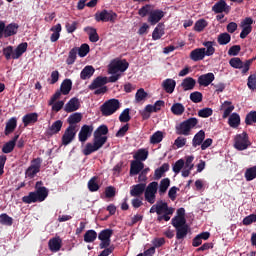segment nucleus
Instances as JSON below:
<instances>
[{
  "mask_svg": "<svg viewBox=\"0 0 256 256\" xmlns=\"http://www.w3.org/2000/svg\"><path fill=\"white\" fill-rule=\"evenodd\" d=\"M185 167V160L184 159H179L175 162L173 165V171L177 174L181 173V169Z\"/></svg>",
  "mask_w": 256,
  "mask_h": 256,
  "instance_id": "052dcab7",
  "label": "nucleus"
},
{
  "mask_svg": "<svg viewBox=\"0 0 256 256\" xmlns=\"http://www.w3.org/2000/svg\"><path fill=\"white\" fill-rule=\"evenodd\" d=\"M13 53H15L13 51V46H7L3 48V55L7 61L13 59Z\"/></svg>",
  "mask_w": 256,
  "mask_h": 256,
  "instance_id": "e2e57ef3",
  "label": "nucleus"
},
{
  "mask_svg": "<svg viewBox=\"0 0 256 256\" xmlns=\"http://www.w3.org/2000/svg\"><path fill=\"white\" fill-rule=\"evenodd\" d=\"M41 163H43L42 158L40 157L34 158L31 161V165L26 169V172H25L26 177H28L29 179H33V177H35V175H37V173L41 171Z\"/></svg>",
  "mask_w": 256,
  "mask_h": 256,
  "instance_id": "1a4fd4ad",
  "label": "nucleus"
},
{
  "mask_svg": "<svg viewBox=\"0 0 256 256\" xmlns=\"http://www.w3.org/2000/svg\"><path fill=\"white\" fill-rule=\"evenodd\" d=\"M169 185H171V180H169V178L162 179L160 181L159 195H165L169 189Z\"/></svg>",
  "mask_w": 256,
  "mask_h": 256,
  "instance_id": "c03bdc74",
  "label": "nucleus"
},
{
  "mask_svg": "<svg viewBox=\"0 0 256 256\" xmlns=\"http://www.w3.org/2000/svg\"><path fill=\"white\" fill-rule=\"evenodd\" d=\"M97 239V232L95 230H88L84 234L85 243H93Z\"/></svg>",
  "mask_w": 256,
  "mask_h": 256,
  "instance_id": "49530a36",
  "label": "nucleus"
},
{
  "mask_svg": "<svg viewBox=\"0 0 256 256\" xmlns=\"http://www.w3.org/2000/svg\"><path fill=\"white\" fill-rule=\"evenodd\" d=\"M105 85H107V77L98 76L88 86V89H90V91H95V89H99L100 87H103Z\"/></svg>",
  "mask_w": 256,
  "mask_h": 256,
  "instance_id": "5701e85b",
  "label": "nucleus"
},
{
  "mask_svg": "<svg viewBox=\"0 0 256 256\" xmlns=\"http://www.w3.org/2000/svg\"><path fill=\"white\" fill-rule=\"evenodd\" d=\"M82 119H83V114L76 112L71 114L68 117L67 123L69 124V127H77V123H81Z\"/></svg>",
  "mask_w": 256,
  "mask_h": 256,
  "instance_id": "7c9ffc66",
  "label": "nucleus"
},
{
  "mask_svg": "<svg viewBox=\"0 0 256 256\" xmlns=\"http://www.w3.org/2000/svg\"><path fill=\"white\" fill-rule=\"evenodd\" d=\"M148 95L149 94H147V92H145V89H143V88L138 89L135 94L136 103H141V101H145L147 99Z\"/></svg>",
  "mask_w": 256,
  "mask_h": 256,
  "instance_id": "8fccbe9b",
  "label": "nucleus"
},
{
  "mask_svg": "<svg viewBox=\"0 0 256 256\" xmlns=\"http://www.w3.org/2000/svg\"><path fill=\"white\" fill-rule=\"evenodd\" d=\"M199 123V120L195 117L188 118L183 122L176 125V135H184L185 137L191 135V130L195 129Z\"/></svg>",
  "mask_w": 256,
  "mask_h": 256,
  "instance_id": "20e7f679",
  "label": "nucleus"
},
{
  "mask_svg": "<svg viewBox=\"0 0 256 256\" xmlns=\"http://www.w3.org/2000/svg\"><path fill=\"white\" fill-rule=\"evenodd\" d=\"M163 141V133L161 131L155 132L151 137H150V143L151 145H157Z\"/></svg>",
  "mask_w": 256,
  "mask_h": 256,
  "instance_id": "603ef678",
  "label": "nucleus"
},
{
  "mask_svg": "<svg viewBox=\"0 0 256 256\" xmlns=\"http://www.w3.org/2000/svg\"><path fill=\"white\" fill-rule=\"evenodd\" d=\"M146 187H147V184L145 183H139V184L133 185L130 190L131 197H141V195L145 193Z\"/></svg>",
  "mask_w": 256,
  "mask_h": 256,
  "instance_id": "4be33fe9",
  "label": "nucleus"
},
{
  "mask_svg": "<svg viewBox=\"0 0 256 256\" xmlns=\"http://www.w3.org/2000/svg\"><path fill=\"white\" fill-rule=\"evenodd\" d=\"M234 147L237 149V151H245V149L251 147L249 135L246 132L236 135L234 140Z\"/></svg>",
  "mask_w": 256,
  "mask_h": 256,
  "instance_id": "0eeeda50",
  "label": "nucleus"
},
{
  "mask_svg": "<svg viewBox=\"0 0 256 256\" xmlns=\"http://www.w3.org/2000/svg\"><path fill=\"white\" fill-rule=\"evenodd\" d=\"M120 108H121V103L119 102V100L113 98V99L106 101L100 107V111H101L103 117H109V116L113 115V113L119 111Z\"/></svg>",
  "mask_w": 256,
  "mask_h": 256,
  "instance_id": "39448f33",
  "label": "nucleus"
},
{
  "mask_svg": "<svg viewBox=\"0 0 256 256\" xmlns=\"http://www.w3.org/2000/svg\"><path fill=\"white\" fill-rule=\"evenodd\" d=\"M35 191L29 192L27 196L22 197V203L31 205V203H43L49 197V190L43 186V181H37Z\"/></svg>",
  "mask_w": 256,
  "mask_h": 256,
  "instance_id": "f03ea898",
  "label": "nucleus"
},
{
  "mask_svg": "<svg viewBox=\"0 0 256 256\" xmlns=\"http://www.w3.org/2000/svg\"><path fill=\"white\" fill-rule=\"evenodd\" d=\"M63 243V240L61 238H52L48 242V247L50 251L53 253H57V251H61V245Z\"/></svg>",
  "mask_w": 256,
  "mask_h": 256,
  "instance_id": "c85d7f7f",
  "label": "nucleus"
},
{
  "mask_svg": "<svg viewBox=\"0 0 256 256\" xmlns=\"http://www.w3.org/2000/svg\"><path fill=\"white\" fill-rule=\"evenodd\" d=\"M39 121V114L37 112H31L28 114H25L22 117V123L24 127H29V125H35Z\"/></svg>",
  "mask_w": 256,
  "mask_h": 256,
  "instance_id": "dca6fc26",
  "label": "nucleus"
},
{
  "mask_svg": "<svg viewBox=\"0 0 256 256\" xmlns=\"http://www.w3.org/2000/svg\"><path fill=\"white\" fill-rule=\"evenodd\" d=\"M79 107H81V102H79V98L74 97L67 102L64 107V111H66V113H73L79 110Z\"/></svg>",
  "mask_w": 256,
  "mask_h": 256,
  "instance_id": "a211bd4d",
  "label": "nucleus"
},
{
  "mask_svg": "<svg viewBox=\"0 0 256 256\" xmlns=\"http://www.w3.org/2000/svg\"><path fill=\"white\" fill-rule=\"evenodd\" d=\"M19 33V24L12 22L8 25H5V39L8 37H13Z\"/></svg>",
  "mask_w": 256,
  "mask_h": 256,
  "instance_id": "412c9836",
  "label": "nucleus"
},
{
  "mask_svg": "<svg viewBox=\"0 0 256 256\" xmlns=\"http://www.w3.org/2000/svg\"><path fill=\"white\" fill-rule=\"evenodd\" d=\"M61 24L58 23L55 26H52L50 31H52V34L50 36L51 43H57L59 41V37H61V31H62Z\"/></svg>",
  "mask_w": 256,
  "mask_h": 256,
  "instance_id": "bb28decb",
  "label": "nucleus"
},
{
  "mask_svg": "<svg viewBox=\"0 0 256 256\" xmlns=\"http://www.w3.org/2000/svg\"><path fill=\"white\" fill-rule=\"evenodd\" d=\"M163 17H165V12H163V10H152V12H150V16H148V23H150V25H157Z\"/></svg>",
  "mask_w": 256,
  "mask_h": 256,
  "instance_id": "2eb2a0df",
  "label": "nucleus"
},
{
  "mask_svg": "<svg viewBox=\"0 0 256 256\" xmlns=\"http://www.w3.org/2000/svg\"><path fill=\"white\" fill-rule=\"evenodd\" d=\"M198 115L203 119H207V117H211L213 115V109L211 108H203L198 111Z\"/></svg>",
  "mask_w": 256,
  "mask_h": 256,
  "instance_id": "0e129e2a",
  "label": "nucleus"
},
{
  "mask_svg": "<svg viewBox=\"0 0 256 256\" xmlns=\"http://www.w3.org/2000/svg\"><path fill=\"white\" fill-rule=\"evenodd\" d=\"M63 127V121L57 120L46 130L45 135L47 137H53V135H57L59 131H61Z\"/></svg>",
  "mask_w": 256,
  "mask_h": 256,
  "instance_id": "6ab92c4d",
  "label": "nucleus"
},
{
  "mask_svg": "<svg viewBox=\"0 0 256 256\" xmlns=\"http://www.w3.org/2000/svg\"><path fill=\"white\" fill-rule=\"evenodd\" d=\"M99 177L94 176L88 181V189L91 193L97 192L99 189H101V186L97 182Z\"/></svg>",
  "mask_w": 256,
  "mask_h": 256,
  "instance_id": "4c0bfd02",
  "label": "nucleus"
},
{
  "mask_svg": "<svg viewBox=\"0 0 256 256\" xmlns=\"http://www.w3.org/2000/svg\"><path fill=\"white\" fill-rule=\"evenodd\" d=\"M129 69V62L127 60H114L108 65L109 75H115L120 73H125V70Z\"/></svg>",
  "mask_w": 256,
  "mask_h": 256,
  "instance_id": "423d86ee",
  "label": "nucleus"
},
{
  "mask_svg": "<svg viewBox=\"0 0 256 256\" xmlns=\"http://www.w3.org/2000/svg\"><path fill=\"white\" fill-rule=\"evenodd\" d=\"M113 237V230L112 229H104L98 234V239L102 240H111Z\"/></svg>",
  "mask_w": 256,
  "mask_h": 256,
  "instance_id": "09e8293b",
  "label": "nucleus"
},
{
  "mask_svg": "<svg viewBox=\"0 0 256 256\" xmlns=\"http://www.w3.org/2000/svg\"><path fill=\"white\" fill-rule=\"evenodd\" d=\"M217 43L220 45H229L231 43V34L227 32L220 33L217 37Z\"/></svg>",
  "mask_w": 256,
  "mask_h": 256,
  "instance_id": "ea45409f",
  "label": "nucleus"
},
{
  "mask_svg": "<svg viewBox=\"0 0 256 256\" xmlns=\"http://www.w3.org/2000/svg\"><path fill=\"white\" fill-rule=\"evenodd\" d=\"M147 157H149V151L146 149H139L134 154V159H136V161H146Z\"/></svg>",
  "mask_w": 256,
  "mask_h": 256,
  "instance_id": "a18cd8bd",
  "label": "nucleus"
},
{
  "mask_svg": "<svg viewBox=\"0 0 256 256\" xmlns=\"http://www.w3.org/2000/svg\"><path fill=\"white\" fill-rule=\"evenodd\" d=\"M195 85H197V81L193 77H186L181 83L183 91H193Z\"/></svg>",
  "mask_w": 256,
  "mask_h": 256,
  "instance_id": "a878e982",
  "label": "nucleus"
},
{
  "mask_svg": "<svg viewBox=\"0 0 256 256\" xmlns=\"http://www.w3.org/2000/svg\"><path fill=\"white\" fill-rule=\"evenodd\" d=\"M93 125L84 124L78 133V141L85 143L93 135Z\"/></svg>",
  "mask_w": 256,
  "mask_h": 256,
  "instance_id": "ddd939ff",
  "label": "nucleus"
},
{
  "mask_svg": "<svg viewBox=\"0 0 256 256\" xmlns=\"http://www.w3.org/2000/svg\"><path fill=\"white\" fill-rule=\"evenodd\" d=\"M109 133V127L107 125L103 124L100 125L95 131H94V140L101 141L102 145H105L107 143V135Z\"/></svg>",
  "mask_w": 256,
  "mask_h": 256,
  "instance_id": "9b49d317",
  "label": "nucleus"
},
{
  "mask_svg": "<svg viewBox=\"0 0 256 256\" xmlns=\"http://www.w3.org/2000/svg\"><path fill=\"white\" fill-rule=\"evenodd\" d=\"M203 141H205V131L200 130L198 133L195 134L192 145L193 147H197L199 145H202Z\"/></svg>",
  "mask_w": 256,
  "mask_h": 256,
  "instance_id": "58836bf2",
  "label": "nucleus"
},
{
  "mask_svg": "<svg viewBox=\"0 0 256 256\" xmlns=\"http://www.w3.org/2000/svg\"><path fill=\"white\" fill-rule=\"evenodd\" d=\"M145 169V164L139 160H134L130 164V177H134V175H139V172Z\"/></svg>",
  "mask_w": 256,
  "mask_h": 256,
  "instance_id": "aec40b11",
  "label": "nucleus"
},
{
  "mask_svg": "<svg viewBox=\"0 0 256 256\" xmlns=\"http://www.w3.org/2000/svg\"><path fill=\"white\" fill-rule=\"evenodd\" d=\"M75 137H77V126H68L61 138L62 145L64 147L71 145L75 141Z\"/></svg>",
  "mask_w": 256,
  "mask_h": 256,
  "instance_id": "6e6552de",
  "label": "nucleus"
},
{
  "mask_svg": "<svg viewBox=\"0 0 256 256\" xmlns=\"http://www.w3.org/2000/svg\"><path fill=\"white\" fill-rule=\"evenodd\" d=\"M91 51L89 44H82L79 48H77V53L79 57H87V54Z\"/></svg>",
  "mask_w": 256,
  "mask_h": 256,
  "instance_id": "4d7b16f0",
  "label": "nucleus"
},
{
  "mask_svg": "<svg viewBox=\"0 0 256 256\" xmlns=\"http://www.w3.org/2000/svg\"><path fill=\"white\" fill-rule=\"evenodd\" d=\"M221 109H224V113L222 115L223 119H227V117L233 113L235 106L232 105L231 101H225L222 104Z\"/></svg>",
  "mask_w": 256,
  "mask_h": 256,
  "instance_id": "c9c22d12",
  "label": "nucleus"
},
{
  "mask_svg": "<svg viewBox=\"0 0 256 256\" xmlns=\"http://www.w3.org/2000/svg\"><path fill=\"white\" fill-rule=\"evenodd\" d=\"M84 32L89 36V41L91 43H97L99 41V34L97 33V29L91 26H87L84 28Z\"/></svg>",
  "mask_w": 256,
  "mask_h": 256,
  "instance_id": "c756f323",
  "label": "nucleus"
},
{
  "mask_svg": "<svg viewBox=\"0 0 256 256\" xmlns=\"http://www.w3.org/2000/svg\"><path fill=\"white\" fill-rule=\"evenodd\" d=\"M243 225H251L252 223H256V214H250L246 216L243 221Z\"/></svg>",
  "mask_w": 256,
  "mask_h": 256,
  "instance_id": "774afa93",
  "label": "nucleus"
},
{
  "mask_svg": "<svg viewBox=\"0 0 256 256\" xmlns=\"http://www.w3.org/2000/svg\"><path fill=\"white\" fill-rule=\"evenodd\" d=\"M130 112L131 109L129 108H126L121 112L119 116L120 123H129V121H131V115L129 114Z\"/></svg>",
  "mask_w": 256,
  "mask_h": 256,
  "instance_id": "3c124183",
  "label": "nucleus"
},
{
  "mask_svg": "<svg viewBox=\"0 0 256 256\" xmlns=\"http://www.w3.org/2000/svg\"><path fill=\"white\" fill-rule=\"evenodd\" d=\"M208 23L205 19H199L194 24V31H197V33H201V31H204L205 27H207Z\"/></svg>",
  "mask_w": 256,
  "mask_h": 256,
  "instance_id": "864d4df0",
  "label": "nucleus"
},
{
  "mask_svg": "<svg viewBox=\"0 0 256 256\" xmlns=\"http://www.w3.org/2000/svg\"><path fill=\"white\" fill-rule=\"evenodd\" d=\"M248 87L252 90L255 91L256 89V75L255 74H251L248 77V82H247Z\"/></svg>",
  "mask_w": 256,
  "mask_h": 256,
  "instance_id": "338daca9",
  "label": "nucleus"
},
{
  "mask_svg": "<svg viewBox=\"0 0 256 256\" xmlns=\"http://www.w3.org/2000/svg\"><path fill=\"white\" fill-rule=\"evenodd\" d=\"M205 57V48H196L190 52V59L192 61H203Z\"/></svg>",
  "mask_w": 256,
  "mask_h": 256,
  "instance_id": "b1692460",
  "label": "nucleus"
},
{
  "mask_svg": "<svg viewBox=\"0 0 256 256\" xmlns=\"http://www.w3.org/2000/svg\"><path fill=\"white\" fill-rule=\"evenodd\" d=\"M94 73H95V68H93V66L91 65L85 66L80 73V79H82L83 81L87 79H91Z\"/></svg>",
  "mask_w": 256,
  "mask_h": 256,
  "instance_id": "473e14b6",
  "label": "nucleus"
},
{
  "mask_svg": "<svg viewBox=\"0 0 256 256\" xmlns=\"http://www.w3.org/2000/svg\"><path fill=\"white\" fill-rule=\"evenodd\" d=\"M245 123L246 125H253V123H256V111H251L246 115Z\"/></svg>",
  "mask_w": 256,
  "mask_h": 256,
  "instance_id": "680f3d73",
  "label": "nucleus"
},
{
  "mask_svg": "<svg viewBox=\"0 0 256 256\" xmlns=\"http://www.w3.org/2000/svg\"><path fill=\"white\" fill-rule=\"evenodd\" d=\"M190 101H192V103H201V101H203V93L199 91L192 92L190 94Z\"/></svg>",
  "mask_w": 256,
  "mask_h": 256,
  "instance_id": "bf43d9fd",
  "label": "nucleus"
},
{
  "mask_svg": "<svg viewBox=\"0 0 256 256\" xmlns=\"http://www.w3.org/2000/svg\"><path fill=\"white\" fill-rule=\"evenodd\" d=\"M150 213H156L158 215V223H161V221L167 222L171 221V215L175 213V208L169 207V204H167V202L160 200L157 201L156 204H154L150 208Z\"/></svg>",
  "mask_w": 256,
  "mask_h": 256,
  "instance_id": "7ed1b4c3",
  "label": "nucleus"
},
{
  "mask_svg": "<svg viewBox=\"0 0 256 256\" xmlns=\"http://www.w3.org/2000/svg\"><path fill=\"white\" fill-rule=\"evenodd\" d=\"M15 149V144L11 141L6 142L2 147V153H12V151Z\"/></svg>",
  "mask_w": 256,
  "mask_h": 256,
  "instance_id": "69168bd1",
  "label": "nucleus"
},
{
  "mask_svg": "<svg viewBox=\"0 0 256 256\" xmlns=\"http://www.w3.org/2000/svg\"><path fill=\"white\" fill-rule=\"evenodd\" d=\"M0 223L1 225H6L7 227H11V225H13V218L7 215V213H3L0 215Z\"/></svg>",
  "mask_w": 256,
  "mask_h": 256,
  "instance_id": "6e6d98bb",
  "label": "nucleus"
},
{
  "mask_svg": "<svg viewBox=\"0 0 256 256\" xmlns=\"http://www.w3.org/2000/svg\"><path fill=\"white\" fill-rule=\"evenodd\" d=\"M28 44L23 42L17 46L14 53L12 54V59H19L27 51Z\"/></svg>",
  "mask_w": 256,
  "mask_h": 256,
  "instance_id": "f704fd0d",
  "label": "nucleus"
},
{
  "mask_svg": "<svg viewBox=\"0 0 256 256\" xmlns=\"http://www.w3.org/2000/svg\"><path fill=\"white\" fill-rule=\"evenodd\" d=\"M117 19V14L114 12H109L107 10H102L101 12H97L95 14V20L96 21H102L103 23H108V21L110 22H115V20Z\"/></svg>",
  "mask_w": 256,
  "mask_h": 256,
  "instance_id": "9d476101",
  "label": "nucleus"
},
{
  "mask_svg": "<svg viewBox=\"0 0 256 256\" xmlns=\"http://www.w3.org/2000/svg\"><path fill=\"white\" fill-rule=\"evenodd\" d=\"M152 11L151 5L146 4L138 10V15H140V17H147V15H151Z\"/></svg>",
  "mask_w": 256,
  "mask_h": 256,
  "instance_id": "5fc2aeb1",
  "label": "nucleus"
},
{
  "mask_svg": "<svg viewBox=\"0 0 256 256\" xmlns=\"http://www.w3.org/2000/svg\"><path fill=\"white\" fill-rule=\"evenodd\" d=\"M171 225L176 230V239L178 241H183L189 235L191 228L185 218V208L177 209L176 215L171 219Z\"/></svg>",
  "mask_w": 256,
  "mask_h": 256,
  "instance_id": "f257e3e1",
  "label": "nucleus"
},
{
  "mask_svg": "<svg viewBox=\"0 0 256 256\" xmlns=\"http://www.w3.org/2000/svg\"><path fill=\"white\" fill-rule=\"evenodd\" d=\"M15 129H17V118L12 117L6 123L4 134L6 136L11 135V133H13V131H15Z\"/></svg>",
  "mask_w": 256,
  "mask_h": 256,
  "instance_id": "2f4dec72",
  "label": "nucleus"
},
{
  "mask_svg": "<svg viewBox=\"0 0 256 256\" xmlns=\"http://www.w3.org/2000/svg\"><path fill=\"white\" fill-rule=\"evenodd\" d=\"M163 35H165V24L158 23V25L155 27V29L152 32V39L153 41H159V39H161Z\"/></svg>",
  "mask_w": 256,
  "mask_h": 256,
  "instance_id": "393cba45",
  "label": "nucleus"
},
{
  "mask_svg": "<svg viewBox=\"0 0 256 256\" xmlns=\"http://www.w3.org/2000/svg\"><path fill=\"white\" fill-rule=\"evenodd\" d=\"M167 171H169V163L162 164V166L157 168L154 172L155 179H161V177H163V174L167 173Z\"/></svg>",
  "mask_w": 256,
  "mask_h": 256,
  "instance_id": "79ce46f5",
  "label": "nucleus"
},
{
  "mask_svg": "<svg viewBox=\"0 0 256 256\" xmlns=\"http://www.w3.org/2000/svg\"><path fill=\"white\" fill-rule=\"evenodd\" d=\"M229 65L233 67V69H245V63L239 57H234L229 60Z\"/></svg>",
  "mask_w": 256,
  "mask_h": 256,
  "instance_id": "a19ab883",
  "label": "nucleus"
},
{
  "mask_svg": "<svg viewBox=\"0 0 256 256\" xmlns=\"http://www.w3.org/2000/svg\"><path fill=\"white\" fill-rule=\"evenodd\" d=\"M71 89H73V81H71V79L63 80L60 86L62 95H69V93H71Z\"/></svg>",
  "mask_w": 256,
  "mask_h": 256,
  "instance_id": "72a5a7b5",
  "label": "nucleus"
},
{
  "mask_svg": "<svg viewBox=\"0 0 256 256\" xmlns=\"http://www.w3.org/2000/svg\"><path fill=\"white\" fill-rule=\"evenodd\" d=\"M228 124L233 127V129H237V127L241 125V116L237 113H232L228 119Z\"/></svg>",
  "mask_w": 256,
  "mask_h": 256,
  "instance_id": "e433bc0d",
  "label": "nucleus"
},
{
  "mask_svg": "<svg viewBox=\"0 0 256 256\" xmlns=\"http://www.w3.org/2000/svg\"><path fill=\"white\" fill-rule=\"evenodd\" d=\"M171 112L173 115L181 116L183 113H185V106H183L181 103H174L171 106Z\"/></svg>",
  "mask_w": 256,
  "mask_h": 256,
  "instance_id": "37998d69",
  "label": "nucleus"
},
{
  "mask_svg": "<svg viewBox=\"0 0 256 256\" xmlns=\"http://www.w3.org/2000/svg\"><path fill=\"white\" fill-rule=\"evenodd\" d=\"M103 147V142L101 140H94L93 138V143L88 142L85 145V148L82 150L83 155L88 157V155H91L92 153H95L96 151H99Z\"/></svg>",
  "mask_w": 256,
  "mask_h": 256,
  "instance_id": "f8f14e48",
  "label": "nucleus"
},
{
  "mask_svg": "<svg viewBox=\"0 0 256 256\" xmlns=\"http://www.w3.org/2000/svg\"><path fill=\"white\" fill-rule=\"evenodd\" d=\"M77 61V47L72 48L69 51L68 58L66 59V64L67 65H73Z\"/></svg>",
  "mask_w": 256,
  "mask_h": 256,
  "instance_id": "de8ad7c7",
  "label": "nucleus"
},
{
  "mask_svg": "<svg viewBox=\"0 0 256 256\" xmlns=\"http://www.w3.org/2000/svg\"><path fill=\"white\" fill-rule=\"evenodd\" d=\"M162 87L166 93H173L175 91V87H177V82L174 79L167 78L162 82Z\"/></svg>",
  "mask_w": 256,
  "mask_h": 256,
  "instance_id": "cd10ccee",
  "label": "nucleus"
},
{
  "mask_svg": "<svg viewBox=\"0 0 256 256\" xmlns=\"http://www.w3.org/2000/svg\"><path fill=\"white\" fill-rule=\"evenodd\" d=\"M245 179L246 181H253V179H256V166H253L246 170Z\"/></svg>",
  "mask_w": 256,
  "mask_h": 256,
  "instance_id": "13d9d810",
  "label": "nucleus"
},
{
  "mask_svg": "<svg viewBox=\"0 0 256 256\" xmlns=\"http://www.w3.org/2000/svg\"><path fill=\"white\" fill-rule=\"evenodd\" d=\"M212 11L216 14L226 13V15H228V13L231 11V6L227 5V2H225V0H220L216 2L215 5L212 7Z\"/></svg>",
  "mask_w": 256,
  "mask_h": 256,
  "instance_id": "4468645a",
  "label": "nucleus"
},
{
  "mask_svg": "<svg viewBox=\"0 0 256 256\" xmlns=\"http://www.w3.org/2000/svg\"><path fill=\"white\" fill-rule=\"evenodd\" d=\"M198 84L200 87H209L211 85L212 81H215V74L212 72H209L207 74H203L198 77Z\"/></svg>",
  "mask_w": 256,
  "mask_h": 256,
  "instance_id": "f3484780",
  "label": "nucleus"
}]
</instances>
